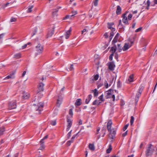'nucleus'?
<instances>
[{
  "mask_svg": "<svg viewBox=\"0 0 157 157\" xmlns=\"http://www.w3.org/2000/svg\"><path fill=\"white\" fill-rule=\"evenodd\" d=\"M69 69L70 71H72L74 69V67L73 64L71 65L70 67L69 68Z\"/></svg>",
  "mask_w": 157,
  "mask_h": 157,
  "instance_id": "nucleus-49",
  "label": "nucleus"
},
{
  "mask_svg": "<svg viewBox=\"0 0 157 157\" xmlns=\"http://www.w3.org/2000/svg\"><path fill=\"white\" fill-rule=\"evenodd\" d=\"M112 124V121L111 120H109L107 123V128L108 131L109 132V137L110 139L113 140L115 137L116 131L113 128L111 129Z\"/></svg>",
  "mask_w": 157,
  "mask_h": 157,
  "instance_id": "nucleus-1",
  "label": "nucleus"
},
{
  "mask_svg": "<svg viewBox=\"0 0 157 157\" xmlns=\"http://www.w3.org/2000/svg\"><path fill=\"white\" fill-rule=\"evenodd\" d=\"M88 31V29H86L85 28L83 30L81 31V34H82L85 35L86 34V32Z\"/></svg>",
  "mask_w": 157,
  "mask_h": 157,
  "instance_id": "nucleus-39",
  "label": "nucleus"
},
{
  "mask_svg": "<svg viewBox=\"0 0 157 157\" xmlns=\"http://www.w3.org/2000/svg\"><path fill=\"white\" fill-rule=\"evenodd\" d=\"M30 96V94L28 93L24 92L23 93V95L22 96L23 99H26L28 98Z\"/></svg>",
  "mask_w": 157,
  "mask_h": 157,
  "instance_id": "nucleus-14",
  "label": "nucleus"
},
{
  "mask_svg": "<svg viewBox=\"0 0 157 157\" xmlns=\"http://www.w3.org/2000/svg\"><path fill=\"white\" fill-rule=\"evenodd\" d=\"M127 131H126L125 132H124V133H123L122 134V136H124V137L125 136L127 135Z\"/></svg>",
  "mask_w": 157,
  "mask_h": 157,
  "instance_id": "nucleus-60",
  "label": "nucleus"
},
{
  "mask_svg": "<svg viewBox=\"0 0 157 157\" xmlns=\"http://www.w3.org/2000/svg\"><path fill=\"white\" fill-rule=\"evenodd\" d=\"M67 122L68 123V125H67V131H68L69 130L70 128H71V126L72 122L71 121V120L68 119V118H67Z\"/></svg>",
  "mask_w": 157,
  "mask_h": 157,
  "instance_id": "nucleus-13",
  "label": "nucleus"
},
{
  "mask_svg": "<svg viewBox=\"0 0 157 157\" xmlns=\"http://www.w3.org/2000/svg\"><path fill=\"white\" fill-rule=\"evenodd\" d=\"M132 17V15L130 13L128 16V19L129 20H130Z\"/></svg>",
  "mask_w": 157,
  "mask_h": 157,
  "instance_id": "nucleus-54",
  "label": "nucleus"
},
{
  "mask_svg": "<svg viewBox=\"0 0 157 157\" xmlns=\"http://www.w3.org/2000/svg\"><path fill=\"white\" fill-rule=\"evenodd\" d=\"M114 55V54H111L109 56V60L111 61L113 59V57Z\"/></svg>",
  "mask_w": 157,
  "mask_h": 157,
  "instance_id": "nucleus-52",
  "label": "nucleus"
},
{
  "mask_svg": "<svg viewBox=\"0 0 157 157\" xmlns=\"http://www.w3.org/2000/svg\"><path fill=\"white\" fill-rule=\"evenodd\" d=\"M58 11V9H56L53 10L52 12V15L53 17H55L57 16V13Z\"/></svg>",
  "mask_w": 157,
  "mask_h": 157,
  "instance_id": "nucleus-22",
  "label": "nucleus"
},
{
  "mask_svg": "<svg viewBox=\"0 0 157 157\" xmlns=\"http://www.w3.org/2000/svg\"><path fill=\"white\" fill-rule=\"evenodd\" d=\"M117 49L118 50V51L119 52H121L122 50L123 49V48H122L121 46V44H117Z\"/></svg>",
  "mask_w": 157,
  "mask_h": 157,
  "instance_id": "nucleus-33",
  "label": "nucleus"
},
{
  "mask_svg": "<svg viewBox=\"0 0 157 157\" xmlns=\"http://www.w3.org/2000/svg\"><path fill=\"white\" fill-rule=\"evenodd\" d=\"M141 94V92L139 93L138 94H137L136 95V98H137L138 99L140 97V96Z\"/></svg>",
  "mask_w": 157,
  "mask_h": 157,
  "instance_id": "nucleus-59",
  "label": "nucleus"
},
{
  "mask_svg": "<svg viewBox=\"0 0 157 157\" xmlns=\"http://www.w3.org/2000/svg\"><path fill=\"white\" fill-rule=\"evenodd\" d=\"M41 144H40V150H42L44 148V143H41Z\"/></svg>",
  "mask_w": 157,
  "mask_h": 157,
  "instance_id": "nucleus-45",
  "label": "nucleus"
},
{
  "mask_svg": "<svg viewBox=\"0 0 157 157\" xmlns=\"http://www.w3.org/2000/svg\"><path fill=\"white\" fill-rule=\"evenodd\" d=\"M99 77V75L98 74H96V75H94L93 78H92V80H97L98 79Z\"/></svg>",
  "mask_w": 157,
  "mask_h": 157,
  "instance_id": "nucleus-37",
  "label": "nucleus"
},
{
  "mask_svg": "<svg viewBox=\"0 0 157 157\" xmlns=\"http://www.w3.org/2000/svg\"><path fill=\"white\" fill-rule=\"evenodd\" d=\"M154 150L153 146L151 144H148L146 147V150L145 151L146 157L151 156L154 151Z\"/></svg>",
  "mask_w": 157,
  "mask_h": 157,
  "instance_id": "nucleus-2",
  "label": "nucleus"
},
{
  "mask_svg": "<svg viewBox=\"0 0 157 157\" xmlns=\"http://www.w3.org/2000/svg\"><path fill=\"white\" fill-rule=\"evenodd\" d=\"M101 102H100L99 101H98L97 100H95L93 103V105H99L101 103Z\"/></svg>",
  "mask_w": 157,
  "mask_h": 157,
  "instance_id": "nucleus-26",
  "label": "nucleus"
},
{
  "mask_svg": "<svg viewBox=\"0 0 157 157\" xmlns=\"http://www.w3.org/2000/svg\"><path fill=\"white\" fill-rule=\"evenodd\" d=\"M150 2L149 0H147V2L146 3V5H147V6L146 7V9L147 10H148L149 9V6H150Z\"/></svg>",
  "mask_w": 157,
  "mask_h": 157,
  "instance_id": "nucleus-38",
  "label": "nucleus"
},
{
  "mask_svg": "<svg viewBox=\"0 0 157 157\" xmlns=\"http://www.w3.org/2000/svg\"><path fill=\"white\" fill-rule=\"evenodd\" d=\"M118 27L119 29H121L122 30V31H124V27L123 26L121 23V20H120L119 21V24L118 25Z\"/></svg>",
  "mask_w": 157,
  "mask_h": 157,
  "instance_id": "nucleus-15",
  "label": "nucleus"
},
{
  "mask_svg": "<svg viewBox=\"0 0 157 157\" xmlns=\"http://www.w3.org/2000/svg\"><path fill=\"white\" fill-rule=\"evenodd\" d=\"M58 113V110L57 109H55L54 110V116L56 115H57Z\"/></svg>",
  "mask_w": 157,
  "mask_h": 157,
  "instance_id": "nucleus-57",
  "label": "nucleus"
},
{
  "mask_svg": "<svg viewBox=\"0 0 157 157\" xmlns=\"http://www.w3.org/2000/svg\"><path fill=\"white\" fill-rule=\"evenodd\" d=\"M11 3V4H12V3L11 2H10V3H9V2H8V3H6V4L5 5H3L2 7L3 8H5L7 6H8V5L9 4H10Z\"/></svg>",
  "mask_w": 157,
  "mask_h": 157,
  "instance_id": "nucleus-53",
  "label": "nucleus"
},
{
  "mask_svg": "<svg viewBox=\"0 0 157 157\" xmlns=\"http://www.w3.org/2000/svg\"><path fill=\"white\" fill-rule=\"evenodd\" d=\"M16 19L15 18H12L10 19V22H15L16 21Z\"/></svg>",
  "mask_w": 157,
  "mask_h": 157,
  "instance_id": "nucleus-55",
  "label": "nucleus"
},
{
  "mask_svg": "<svg viewBox=\"0 0 157 157\" xmlns=\"http://www.w3.org/2000/svg\"><path fill=\"white\" fill-rule=\"evenodd\" d=\"M117 87L119 88H120L121 87V83L120 82V81H118L117 82Z\"/></svg>",
  "mask_w": 157,
  "mask_h": 157,
  "instance_id": "nucleus-46",
  "label": "nucleus"
},
{
  "mask_svg": "<svg viewBox=\"0 0 157 157\" xmlns=\"http://www.w3.org/2000/svg\"><path fill=\"white\" fill-rule=\"evenodd\" d=\"M121 9L119 6H117V10H116V13L117 15H119L121 13Z\"/></svg>",
  "mask_w": 157,
  "mask_h": 157,
  "instance_id": "nucleus-18",
  "label": "nucleus"
},
{
  "mask_svg": "<svg viewBox=\"0 0 157 157\" xmlns=\"http://www.w3.org/2000/svg\"><path fill=\"white\" fill-rule=\"evenodd\" d=\"M15 71H13L10 74V75H8L7 77H6L5 78V79H8L10 78L13 79L15 78Z\"/></svg>",
  "mask_w": 157,
  "mask_h": 157,
  "instance_id": "nucleus-9",
  "label": "nucleus"
},
{
  "mask_svg": "<svg viewBox=\"0 0 157 157\" xmlns=\"http://www.w3.org/2000/svg\"><path fill=\"white\" fill-rule=\"evenodd\" d=\"M111 89L107 91L105 93V98L108 99L111 97L112 94L110 93Z\"/></svg>",
  "mask_w": 157,
  "mask_h": 157,
  "instance_id": "nucleus-17",
  "label": "nucleus"
},
{
  "mask_svg": "<svg viewBox=\"0 0 157 157\" xmlns=\"http://www.w3.org/2000/svg\"><path fill=\"white\" fill-rule=\"evenodd\" d=\"M114 25V23L113 22L108 23V28L109 29H111L112 27L111 26L112 25Z\"/></svg>",
  "mask_w": 157,
  "mask_h": 157,
  "instance_id": "nucleus-34",
  "label": "nucleus"
},
{
  "mask_svg": "<svg viewBox=\"0 0 157 157\" xmlns=\"http://www.w3.org/2000/svg\"><path fill=\"white\" fill-rule=\"evenodd\" d=\"M104 85L106 88H108L109 87L108 83L106 81H105L104 82Z\"/></svg>",
  "mask_w": 157,
  "mask_h": 157,
  "instance_id": "nucleus-44",
  "label": "nucleus"
},
{
  "mask_svg": "<svg viewBox=\"0 0 157 157\" xmlns=\"http://www.w3.org/2000/svg\"><path fill=\"white\" fill-rule=\"evenodd\" d=\"M114 35V33H113V32H111L110 33V36L109 37V41H110L111 40H112L113 36Z\"/></svg>",
  "mask_w": 157,
  "mask_h": 157,
  "instance_id": "nucleus-41",
  "label": "nucleus"
},
{
  "mask_svg": "<svg viewBox=\"0 0 157 157\" xmlns=\"http://www.w3.org/2000/svg\"><path fill=\"white\" fill-rule=\"evenodd\" d=\"M72 130H71L67 134V138L69 139L71 136V133Z\"/></svg>",
  "mask_w": 157,
  "mask_h": 157,
  "instance_id": "nucleus-48",
  "label": "nucleus"
},
{
  "mask_svg": "<svg viewBox=\"0 0 157 157\" xmlns=\"http://www.w3.org/2000/svg\"><path fill=\"white\" fill-rule=\"evenodd\" d=\"M71 28H70L66 32L65 35L66 36V38L67 39L68 38L70 34H71Z\"/></svg>",
  "mask_w": 157,
  "mask_h": 157,
  "instance_id": "nucleus-16",
  "label": "nucleus"
},
{
  "mask_svg": "<svg viewBox=\"0 0 157 157\" xmlns=\"http://www.w3.org/2000/svg\"><path fill=\"white\" fill-rule=\"evenodd\" d=\"M5 129L4 127H0V135H2Z\"/></svg>",
  "mask_w": 157,
  "mask_h": 157,
  "instance_id": "nucleus-36",
  "label": "nucleus"
},
{
  "mask_svg": "<svg viewBox=\"0 0 157 157\" xmlns=\"http://www.w3.org/2000/svg\"><path fill=\"white\" fill-rule=\"evenodd\" d=\"M38 108L36 109V111L38 110L39 111V113H40L41 111L42 110V109L44 106V104L42 102L39 103L37 104Z\"/></svg>",
  "mask_w": 157,
  "mask_h": 157,
  "instance_id": "nucleus-6",
  "label": "nucleus"
},
{
  "mask_svg": "<svg viewBox=\"0 0 157 157\" xmlns=\"http://www.w3.org/2000/svg\"><path fill=\"white\" fill-rule=\"evenodd\" d=\"M54 27H53L52 29L49 31L47 35L48 37H51L54 34Z\"/></svg>",
  "mask_w": 157,
  "mask_h": 157,
  "instance_id": "nucleus-11",
  "label": "nucleus"
},
{
  "mask_svg": "<svg viewBox=\"0 0 157 157\" xmlns=\"http://www.w3.org/2000/svg\"><path fill=\"white\" fill-rule=\"evenodd\" d=\"M92 98V96L91 94H89L87 98L86 99L85 102L87 104H88L90 100Z\"/></svg>",
  "mask_w": 157,
  "mask_h": 157,
  "instance_id": "nucleus-20",
  "label": "nucleus"
},
{
  "mask_svg": "<svg viewBox=\"0 0 157 157\" xmlns=\"http://www.w3.org/2000/svg\"><path fill=\"white\" fill-rule=\"evenodd\" d=\"M77 135H75L73 136L71 138V140L73 141L75 139V137H76Z\"/></svg>",
  "mask_w": 157,
  "mask_h": 157,
  "instance_id": "nucleus-64",
  "label": "nucleus"
},
{
  "mask_svg": "<svg viewBox=\"0 0 157 157\" xmlns=\"http://www.w3.org/2000/svg\"><path fill=\"white\" fill-rule=\"evenodd\" d=\"M48 135H46V136H45L40 141V143H44V142L43 141V140H45V139H47L48 138Z\"/></svg>",
  "mask_w": 157,
  "mask_h": 157,
  "instance_id": "nucleus-43",
  "label": "nucleus"
},
{
  "mask_svg": "<svg viewBox=\"0 0 157 157\" xmlns=\"http://www.w3.org/2000/svg\"><path fill=\"white\" fill-rule=\"evenodd\" d=\"M98 4V2L95 1L94 2V5L95 6H97Z\"/></svg>",
  "mask_w": 157,
  "mask_h": 157,
  "instance_id": "nucleus-61",
  "label": "nucleus"
},
{
  "mask_svg": "<svg viewBox=\"0 0 157 157\" xmlns=\"http://www.w3.org/2000/svg\"><path fill=\"white\" fill-rule=\"evenodd\" d=\"M118 38L117 37V36H115L112 42V44H114L115 43H116L118 40Z\"/></svg>",
  "mask_w": 157,
  "mask_h": 157,
  "instance_id": "nucleus-30",
  "label": "nucleus"
},
{
  "mask_svg": "<svg viewBox=\"0 0 157 157\" xmlns=\"http://www.w3.org/2000/svg\"><path fill=\"white\" fill-rule=\"evenodd\" d=\"M81 99H78L76 100V101L75 102V105L76 106H78L80 105L81 104Z\"/></svg>",
  "mask_w": 157,
  "mask_h": 157,
  "instance_id": "nucleus-19",
  "label": "nucleus"
},
{
  "mask_svg": "<svg viewBox=\"0 0 157 157\" xmlns=\"http://www.w3.org/2000/svg\"><path fill=\"white\" fill-rule=\"evenodd\" d=\"M63 97L62 95H60L59 94V95L58 96V99L57 100V106L59 107L61 104L62 101L63 100Z\"/></svg>",
  "mask_w": 157,
  "mask_h": 157,
  "instance_id": "nucleus-5",
  "label": "nucleus"
},
{
  "mask_svg": "<svg viewBox=\"0 0 157 157\" xmlns=\"http://www.w3.org/2000/svg\"><path fill=\"white\" fill-rule=\"evenodd\" d=\"M126 13H124L122 15V17H123L122 21L123 22L125 25H128L129 24L127 17L125 16Z\"/></svg>",
  "mask_w": 157,
  "mask_h": 157,
  "instance_id": "nucleus-8",
  "label": "nucleus"
},
{
  "mask_svg": "<svg viewBox=\"0 0 157 157\" xmlns=\"http://www.w3.org/2000/svg\"><path fill=\"white\" fill-rule=\"evenodd\" d=\"M33 7V6H29L28 7V9L27 11V12L28 13L31 12L32 11V9Z\"/></svg>",
  "mask_w": 157,
  "mask_h": 157,
  "instance_id": "nucleus-35",
  "label": "nucleus"
},
{
  "mask_svg": "<svg viewBox=\"0 0 157 157\" xmlns=\"http://www.w3.org/2000/svg\"><path fill=\"white\" fill-rule=\"evenodd\" d=\"M71 13L73 14L71 16V17L73 16L74 15H75V14H76L77 13V12L76 11H72Z\"/></svg>",
  "mask_w": 157,
  "mask_h": 157,
  "instance_id": "nucleus-47",
  "label": "nucleus"
},
{
  "mask_svg": "<svg viewBox=\"0 0 157 157\" xmlns=\"http://www.w3.org/2000/svg\"><path fill=\"white\" fill-rule=\"evenodd\" d=\"M56 121L53 120L50 121V124L52 126H55L56 124Z\"/></svg>",
  "mask_w": 157,
  "mask_h": 157,
  "instance_id": "nucleus-40",
  "label": "nucleus"
},
{
  "mask_svg": "<svg viewBox=\"0 0 157 157\" xmlns=\"http://www.w3.org/2000/svg\"><path fill=\"white\" fill-rule=\"evenodd\" d=\"M132 45H129L128 43H125L124 44V45L123 48V50L124 51H125L127 50L129 48H130Z\"/></svg>",
  "mask_w": 157,
  "mask_h": 157,
  "instance_id": "nucleus-12",
  "label": "nucleus"
},
{
  "mask_svg": "<svg viewBox=\"0 0 157 157\" xmlns=\"http://www.w3.org/2000/svg\"><path fill=\"white\" fill-rule=\"evenodd\" d=\"M103 94H101L100 96H99L98 98L99 99V101L100 102H101V103L104 101L105 100L103 98Z\"/></svg>",
  "mask_w": 157,
  "mask_h": 157,
  "instance_id": "nucleus-31",
  "label": "nucleus"
},
{
  "mask_svg": "<svg viewBox=\"0 0 157 157\" xmlns=\"http://www.w3.org/2000/svg\"><path fill=\"white\" fill-rule=\"evenodd\" d=\"M70 16L69 15H67L65 17H64L63 18V20L67 19L68 18H69L70 17Z\"/></svg>",
  "mask_w": 157,
  "mask_h": 157,
  "instance_id": "nucleus-58",
  "label": "nucleus"
},
{
  "mask_svg": "<svg viewBox=\"0 0 157 157\" xmlns=\"http://www.w3.org/2000/svg\"><path fill=\"white\" fill-rule=\"evenodd\" d=\"M134 117L133 116H131V119L130 121V124L131 125H132L133 124V122L134 121Z\"/></svg>",
  "mask_w": 157,
  "mask_h": 157,
  "instance_id": "nucleus-42",
  "label": "nucleus"
},
{
  "mask_svg": "<svg viewBox=\"0 0 157 157\" xmlns=\"http://www.w3.org/2000/svg\"><path fill=\"white\" fill-rule=\"evenodd\" d=\"M128 126V124H127L124 126V127L123 128V130L124 131H125L127 128Z\"/></svg>",
  "mask_w": 157,
  "mask_h": 157,
  "instance_id": "nucleus-51",
  "label": "nucleus"
},
{
  "mask_svg": "<svg viewBox=\"0 0 157 157\" xmlns=\"http://www.w3.org/2000/svg\"><path fill=\"white\" fill-rule=\"evenodd\" d=\"M112 149V146L111 144L109 145V148L107 149L106 152L107 153H109L111 151Z\"/></svg>",
  "mask_w": 157,
  "mask_h": 157,
  "instance_id": "nucleus-25",
  "label": "nucleus"
},
{
  "mask_svg": "<svg viewBox=\"0 0 157 157\" xmlns=\"http://www.w3.org/2000/svg\"><path fill=\"white\" fill-rule=\"evenodd\" d=\"M144 88V87L142 86H140L139 90V93L142 92L143 89Z\"/></svg>",
  "mask_w": 157,
  "mask_h": 157,
  "instance_id": "nucleus-50",
  "label": "nucleus"
},
{
  "mask_svg": "<svg viewBox=\"0 0 157 157\" xmlns=\"http://www.w3.org/2000/svg\"><path fill=\"white\" fill-rule=\"evenodd\" d=\"M116 50V47L115 45L114 46L112 47H111L110 51H112V54H114V53L115 52Z\"/></svg>",
  "mask_w": 157,
  "mask_h": 157,
  "instance_id": "nucleus-23",
  "label": "nucleus"
},
{
  "mask_svg": "<svg viewBox=\"0 0 157 157\" xmlns=\"http://www.w3.org/2000/svg\"><path fill=\"white\" fill-rule=\"evenodd\" d=\"M92 91L94 93V96L96 97L98 96V92L96 89H95L94 90H92Z\"/></svg>",
  "mask_w": 157,
  "mask_h": 157,
  "instance_id": "nucleus-24",
  "label": "nucleus"
},
{
  "mask_svg": "<svg viewBox=\"0 0 157 157\" xmlns=\"http://www.w3.org/2000/svg\"><path fill=\"white\" fill-rule=\"evenodd\" d=\"M69 117L70 118H71L72 117L73 115V112L72 111V109H69Z\"/></svg>",
  "mask_w": 157,
  "mask_h": 157,
  "instance_id": "nucleus-27",
  "label": "nucleus"
},
{
  "mask_svg": "<svg viewBox=\"0 0 157 157\" xmlns=\"http://www.w3.org/2000/svg\"><path fill=\"white\" fill-rule=\"evenodd\" d=\"M21 57V54L20 53H18L15 54L14 55V58L16 59H18Z\"/></svg>",
  "mask_w": 157,
  "mask_h": 157,
  "instance_id": "nucleus-29",
  "label": "nucleus"
},
{
  "mask_svg": "<svg viewBox=\"0 0 157 157\" xmlns=\"http://www.w3.org/2000/svg\"><path fill=\"white\" fill-rule=\"evenodd\" d=\"M44 84L42 82H40L38 85V92L41 91H43L44 90Z\"/></svg>",
  "mask_w": 157,
  "mask_h": 157,
  "instance_id": "nucleus-7",
  "label": "nucleus"
},
{
  "mask_svg": "<svg viewBox=\"0 0 157 157\" xmlns=\"http://www.w3.org/2000/svg\"><path fill=\"white\" fill-rule=\"evenodd\" d=\"M37 31V28L36 27H35L33 30V34L32 36H33L36 34Z\"/></svg>",
  "mask_w": 157,
  "mask_h": 157,
  "instance_id": "nucleus-32",
  "label": "nucleus"
},
{
  "mask_svg": "<svg viewBox=\"0 0 157 157\" xmlns=\"http://www.w3.org/2000/svg\"><path fill=\"white\" fill-rule=\"evenodd\" d=\"M133 75H130L128 78V80L130 82H131L133 81Z\"/></svg>",
  "mask_w": 157,
  "mask_h": 157,
  "instance_id": "nucleus-28",
  "label": "nucleus"
},
{
  "mask_svg": "<svg viewBox=\"0 0 157 157\" xmlns=\"http://www.w3.org/2000/svg\"><path fill=\"white\" fill-rule=\"evenodd\" d=\"M4 36V34H2L0 35V41L2 39V38Z\"/></svg>",
  "mask_w": 157,
  "mask_h": 157,
  "instance_id": "nucleus-62",
  "label": "nucleus"
},
{
  "mask_svg": "<svg viewBox=\"0 0 157 157\" xmlns=\"http://www.w3.org/2000/svg\"><path fill=\"white\" fill-rule=\"evenodd\" d=\"M89 149L92 151H94L95 150V147L93 144H90L89 145Z\"/></svg>",
  "mask_w": 157,
  "mask_h": 157,
  "instance_id": "nucleus-21",
  "label": "nucleus"
},
{
  "mask_svg": "<svg viewBox=\"0 0 157 157\" xmlns=\"http://www.w3.org/2000/svg\"><path fill=\"white\" fill-rule=\"evenodd\" d=\"M16 103L15 101H13L10 102L8 108L10 109H14L16 107Z\"/></svg>",
  "mask_w": 157,
  "mask_h": 157,
  "instance_id": "nucleus-4",
  "label": "nucleus"
},
{
  "mask_svg": "<svg viewBox=\"0 0 157 157\" xmlns=\"http://www.w3.org/2000/svg\"><path fill=\"white\" fill-rule=\"evenodd\" d=\"M115 66V65L113 62H110L108 63V68L111 71L114 70Z\"/></svg>",
  "mask_w": 157,
  "mask_h": 157,
  "instance_id": "nucleus-10",
  "label": "nucleus"
},
{
  "mask_svg": "<svg viewBox=\"0 0 157 157\" xmlns=\"http://www.w3.org/2000/svg\"><path fill=\"white\" fill-rule=\"evenodd\" d=\"M111 97L113 98V101H114L115 100V96L114 95H112Z\"/></svg>",
  "mask_w": 157,
  "mask_h": 157,
  "instance_id": "nucleus-63",
  "label": "nucleus"
},
{
  "mask_svg": "<svg viewBox=\"0 0 157 157\" xmlns=\"http://www.w3.org/2000/svg\"><path fill=\"white\" fill-rule=\"evenodd\" d=\"M43 46L40 43L38 44L35 47V56L41 54L43 51Z\"/></svg>",
  "mask_w": 157,
  "mask_h": 157,
  "instance_id": "nucleus-3",
  "label": "nucleus"
},
{
  "mask_svg": "<svg viewBox=\"0 0 157 157\" xmlns=\"http://www.w3.org/2000/svg\"><path fill=\"white\" fill-rule=\"evenodd\" d=\"M142 29V27H140V28H138V29H136L135 31V32H140V31Z\"/></svg>",
  "mask_w": 157,
  "mask_h": 157,
  "instance_id": "nucleus-56",
  "label": "nucleus"
}]
</instances>
